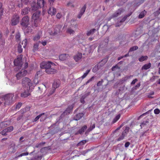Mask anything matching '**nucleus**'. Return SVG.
<instances>
[{"mask_svg":"<svg viewBox=\"0 0 160 160\" xmlns=\"http://www.w3.org/2000/svg\"><path fill=\"white\" fill-rule=\"evenodd\" d=\"M29 23V18L28 16L23 17L20 22V25L22 28L26 33H28L32 32V29L31 27H28Z\"/></svg>","mask_w":160,"mask_h":160,"instance_id":"f257e3e1","label":"nucleus"},{"mask_svg":"<svg viewBox=\"0 0 160 160\" xmlns=\"http://www.w3.org/2000/svg\"><path fill=\"white\" fill-rule=\"evenodd\" d=\"M40 12L37 11L35 12L32 16V19L33 20L34 26L37 27L38 24L40 23L41 18L40 17Z\"/></svg>","mask_w":160,"mask_h":160,"instance_id":"f03ea898","label":"nucleus"},{"mask_svg":"<svg viewBox=\"0 0 160 160\" xmlns=\"http://www.w3.org/2000/svg\"><path fill=\"white\" fill-rule=\"evenodd\" d=\"M19 94V93H16L15 95V97L14 99L15 100L18 99ZM14 94L12 93H9L3 96L2 98L4 100H12L13 99Z\"/></svg>","mask_w":160,"mask_h":160,"instance_id":"7ed1b4c3","label":"nucleus"},{"mask_svg":"<svg viewBox=\"0 0 160 160\" xmlns=\"http://www.w3.org/2000/svg\"><path fill=\"white\" fill-rule=\"evenodd\" d=\"M37 4L38 5V7L33 6L32 7V10L33 11H36L39 8H42L43 10H46L45 7V5L46 2L44 0H37Z\"/></svg>","mask_w":160,"mask_h":160,"instance_id":"20e7f679","label":"nucleus"},{"mask_svg":"<svg viewBox=\"0 0 160 160\" xmlns=\"http://www.w3.org/2000/svg\"><path fill=\"white\" fill-rule=\"evenodd\" d=\"M22 85L23 87H29L30 88L32 85V83L31 82V80L28 78L24 77L22 79Z\"/></svg>","mask_w":160,"mask_h":160,"instance_id":"39448f33","label":"nucleus"},{"mask_svg":"<svg viewBox=\"0 0 160 160\" xmlns=\"http://www.w3.org/2000/svg\"><path fill=\"white\" fill-rule=\"evenodd\" d=\"M22 54L17 56V58L14 60V63L15 65L18 66L19 68H21L22 67Z\"/></svg>","mask_w":160,"mask_h":160,"instance_id":"423d86ee","label":"nucleus"},{"mask_svg":"<svg viewBox=\"0 0 160 160\" xmlns=\"http://www.w3.org/2000/svg\"><path fill=\"white\" fill-rule=\"evenodd\" d=\"M54 64L50 62H43L40 64V67L42 68L45 69V70L50 68L51 66L54 65Z\"/></svg>","mask_w":160,"mask_h":160,"instance_id":"0eeeda50","label":"nucleus"},{"mask_svg":"<svg viewBox=\"0 0 160 160\" xmlns=\"http://www.w3.org/2000/svg\"><path fill=\"white\" fill-rule=\"evenodd\" d=\"M19 17L18 15L16 14L13 15L11 20V24L12 26H15L18 24L19 22Z\"/></svg>","mask_w":160,"mask_h":160,"instance_id":"6e6552de","label":"nucleus"},{"mask_svg":"<svg viewBox=\"0 0 160 160\" xmlns=\"http://www.w3.org/2000/svg\"><path fill=\"white\" fill-rule=\"evenodd\" d=\"M62 29V25H56L54 28L53 32H51V34L54 35L59 33Z\"/></svg>","mask_w":160,"mask_h":160,"instance_id":"1a4fd4ad","label":"nucleus"},{"mask_svg":"<svg viewBox=\"0 0 160 160\" xmlns=\"http://www.w3.org/2000/svg\"><path fill=\"white\" fill-rule=\"evenodd\" d=\"M27 44V40L26 39H25L23 40L22 45L19 44L18 47V51L19 53L22 52V47L25 48L26 47Z\"/></svg>","mask_w":160,"mask_h":160,"instance_id":"9d476101","label":"nucleus"},{"mask_svg":"<svg viewBox=\"0 0 160 160\" xmlns=\"http://www.w3.org/2000/svg\"><path fill=\"white\" fill-rule=\"evenodd\" d=\"M60 84V81L54 82L52 84V89L50 91V95L52 94L55 92L56 88H58Z\"/></svg>","mask_w":160,"mask_h":160,"instance_id":"9b49d317","label":"nucleus"},{"mask_svg":"<svg viewBox=\"0 0 160 160\" xmlns=\"http://www.w3.org/2000/svg\"><path fill=\"white\" fill-rule=\"evenodd\" d=\"M125 11L124 9L120 8L118 9L116 12H115L111 16V18H116L121 15Z\"/></svg>","mask_w":160,"mask_h":160,"instance_id":"f8f14e48","label":"nucleus"},{"mask_svg":"<svg viewBox=\"0 0 160 160\" xmlns=\"http://www.w3.org/2000/svg\"><path fill=\"white\" fill-rule=\"evenodd\" d=\"M27 71L26 70H22L16 75V77L18 80L20 79L23 76H26L27 74Z\"/></svg>","mask_w":160,"mask_h":160,"instance_id":"ddd939ff","label":"nucleus"},{"mask_svg":"<svg viewBox=\"0 0 160 160\" xmlns=\"http://www.w3.org/2000/svg\"><path fill=\"white\" fill-rule=\"evenodd\" d=\"M87 127L86 125H84L78 131L75 133V135H78L79 134L82 135L83 134V132L85 130H86Z\"/></svg>","mask_w":160,"mask_h":160,"instance_id":"4468645a","label":"nucleus"},{"mask_svg":"<svg viewBox=\"0 0 160 160\" xmlns=\"http://www.w3.org/2000/svg\"><path fill=\"white\" fill-rule=\"evenodd\" d=\"M82 58V54L78 52L74 56V59L76 62H78Z\"/></svg>","mask_w":160,"mask_h":160,"instance_id":"2eb2a0df","label":"nucleus"},{"mask_svg":"<svg viewBox=\"0 0 160 160\" xmlns=\"http://www.w3.org/2000/svg\"><path fill=\"white\" fill-rule=\"evenodd\" d=\"M57 11L56 9L53 7L49 8L48 10V13L52 16L55 15Z\"/></svg>","mask_w":160,"mask_h":160,"instance_id":"dca6fc26","label":"nucleus"},{"mask_svg":"<svg viewBox=\"0 0 160 160\" xmlns=\"http://www.w3.org/2000/svg\"><path fill=\"white\" fill-rule=\"evenodd\" d=\"M132 14V13L131 12L130 13L126 15L123 18H122V20L118 23L116 25V27H119L121 24H122V23L124 22L126 19L127 18V17L130 16Z\"/></svg>","mask_w":160,"mask_h":160,"instance_id":"f3484780","label":"nucleus"},{"mask_svg":"<svg viewBox=\"0 0 160 160\" xmlns=\"http://www.w3.org/2000/svg\"><path fill=\"white\" fill-rule=\"evenodd\" d=\"M57 71V70L51 68L45 70V72L48 74H54Z\"/></svg>","mask_w":160,"mask_h":160,"instance_id":"a211bd4d","label":"nucleus"},{"mask_svg":"<svg viewBox=\"0 0 160 160\" xmlns=\"http://www.w3.org/2000/svg\"><path fill=\"white\" fill-rule=\"evenodd\" d=\"M74 104H72L71 105H69L68 107L66 109V110L64 111V113L67 114L69 113L72 111V109L74 107Z\"/></svg>","mask_w":160,"mask_h":160,"instance_id":"6ab92c4d","label":"nucleus"},{"mask_svg":"<svg viewBox=\"0 0 160 160\" xmlns=\"http://www.w3.org/2000/svg\"><path fill=\"white\" fill-rule=\"evenodd\" d=\"M68 56L69 55L68 54H61L59 56V59L61 61H64L65 60Z\"/></svg>","mask_w":160,"mask_h":160,"instance_id":"aec40b11","label":"nucleus"},{"mask_svg":"<svg viewBox=\"0 0 160 160\" xmlns=\"http://www.w3.org/2000/svg\"><path fill=\"white\" fill-rule=\"evenodd\" d=\"M30 10L29 8H25L22 10L21 13L22 15H25L28 13Z\"/></svg>","mask_w":160,"mask_h":160,"instance_id":"412c9836","label":"nucleus"},{"mask_svg":"<svg viewBox=\"0 0 160 160\" xmlns=\"http://www.w3.org/2000/svg\"><path fill=\"white\" fill-rule=\"evenodd\" d=\"M83 116V114L82 113H79L76 115L74 117V120L78 121Z\"/></svg>","mask_w":160,"mask_h":160,"instance_id":"4be33fe9","label":"nucleus"},{"mask_svg":"<svg viewBox=\"0 0 160 160\" xmlns=\"http://www.w3.org/2000/svg\"><path fill=\"white\" fill-rule=\"evenodd\" d=\"M30 95V94L28 91H25L24 92L21 94V97L23 98H25L27 97Z\"/></svg>","mask_w":160,"mask_h":160,"instance_id":"5701e85b","label":"nucleus"},{"mask_svg":"<svg viewBox=\"0 0 160 160\" xmlns=\"http://www.w3.org/2000/svg\"><path fill=\"white\" fill-rule=\"evenodd\" d=\"M151 66V64L150 63L144 65L142 68V70H147L150 68Z\"/></svg>","mask_w":160,"mask_h":160,"instance_id":"b1692460","label":"nucleus"},{"mask_svg":"<svg viewBox=\"0 0 160 160\" xmlns=\"http://www.w3.org/2000/svg\"><path fill=\"white\" fill-rule=\"evenodd\" d=\"M146 13L147 12L145 10H144L140 13L138 17V18L140 19L144 17Z\"/></svg>","mask_w":160,"mask_h":160,"instance_id":"393cba45","label":"nucleus"},{"mask_svg":"<svg viewBox=\"0 0 160 160\" xmlns=\"http://www.w3.org/2000/svg\"><path fill=\"white\" fill-rule=\"evenodd\" d=\"M96 31V29L94 28L88 31H87L86 33L87 35L88 36H89L90 35L93 34Z\"/></svg>","mask_w":160,"mask_h":160,"instance_id":"a878e982","label":"nucleus"},{"mask_svg":"<svg viewBox=\"0 0 160 160\" xmlns=\"http://www.w3.org/2000/svg\"><path fill=\"white\" fill-rule=\"evenodd\" d=\"M8 124L6 122H3L0 123V131L1 129L7 126Z\"/></svg>","mask_w":160,"mask_h":160,"instance_id":"bb28decb","label":"nucleus"},{"mask_svg":"<svg viewBox=\"0 0 160 160\" xmlns=\"http://www.w3.org/2000/svg\"><path fill=\"white\" fill-rule=\"evenodd\" d=\"M121 115L120 114H118L113 119L112 122V123L113 124L116 122L120 118Z\"/></svg>","mask_w":160,"mask_h":160,"instance_id":"cd10ccee","label":"nucleus"},{"mask_svg":"<svg viewBox=\"0 0 160 160\" xmlns=\"http://www.w3.org/2000/svg\"><path fill=\"white\" fill-rule=\"evenodd\" d=\"M40 33H38L34 37L33 40L34 41H37L40 39L41 37V35H40Z\"/></svg>","mask_w":160,"mask_h":160,"instance_id":"c85d7f7f","label":"nucleus"},{"mask_svg":"<svg viewBox=\"0 0 160 160\" xmlns=\"http://www.w3.org/2000/svg\"><path fill=\"white\" fill-rule=\"evenodd\" d=\"M148 58L147 56H142L141 58H139V60L140 62H142L145 60H147Z\"/></svg>","mask_w":160,"mask_h":160,"instance_id":"c756f323","label":"nucleus"},{"mask_svg":"<svg viewBox=\"0 0 160 160\" xmlns=\"http://www.w3.org/2000/svg\"><path fill=\"white\" fill-rule=\"evenodd\" d=\"M67 32L68 33L70 34H73L75 32L73 29H72V28H68Z\"/></svg>","mask_w":160,"mask_h":160,"instance_id":"7c9ffc66","label":"nucleus"},{"mask_svg":"<svg viewBox=\"0 0 160 160\" xmlns=\"http://www.w3.org/2000/svg\"><path fill=\"white\" fill-rule=\"evenodd\" d=\"M11 147L9 148V149L12 150L11 151L12 152H14L16 150L15 148V145L14 144H12L11 145Z\"/></svg>","mask_w":160,"mask_h":160,"instance_id":"2f4dec72","label":"nucleus"},{"mask_svg":"<svg viewBox=\"0 0 160 160\" xmlns=\"http://www.w3.org/2000/svg\"><path fill=\"white\" fill-rule=\"evenodd\" d=\"M22 4H18V6L19 7H22V3H24L25 4H27L28 2V0H21Z\"/></svg>","mask_w":160,"mask_h":160,"instance_id":"473e14b6","label":"nucleus"},{"mask_svg":"<svg viewBox=\"0 0 160 160\" xmlns=\"http://www.w3.org/2000/svg\"><path fill=\"white\" fill-rule=\"evenodd\" d=\"M44 114V113H42L41 114L38 115L35 118L32 122H34L37 121L39 119V118L42 116Z\"/></svg>","mask_w":160,"mask_h":160,"instance_id":"72a5a7b5","label":"nucleus"},{"mask_svg":"<svg viewBox=\"0 0 160 160\" xmlns=\"http://www.w3.org/2000/svg\"><path fill=\"white\" fill-rule=\"evenodd\" d=\"M13 130V127L12 126H10L7 128H5V130L7 132H10Z\"/></svg>","mask_w":160,"mask_h":160,"instance_id":"f704fd0d","label":"nucleus"},{"mask_svg":"<svg viewBox=\"0 0 160 160\" xmlns=\"http://www.w3.org/2000/svg\"><path fill=\"white\" fill-rule=\"evenodd\" d=\"M90 71V70H87L86 71V72L85 73H84L83 75L82 76L81 78L82 79L85 78L86 77V76L88 75V73Z\"/></svg>","mask_w":160,"mask_h":160,"instance_id":"c9c22d12","label":"nucleus"},{"mask_svg":"<svg viewBox=\"0 0 160 160\" xmlns=\"http://www.w3.org/2000/svg\"><path fill=\"white\" fill-rule=\"evenodd\" d=\"M138 47L137 46H135L131 48L129 50V52H131L137 49Z\"/></svg>","mask_w":160,"mask_h":160,"instance_id":"e433bc0d","label":"nucleus"},{"mask_svg":"<svg viewBox=\"0 0 160 160\" xmlns=\"http://www.w3.org/2000/svg\"><path fill=\"white\" fill-rule=\"evenodd\" d=\"M42 158L41 155L35 157L31 160H40Z\"/></svg>","mask_w":160,"mask_h":160,"instance_id":"4c0bfd02","label":"nucleus"},{"mask_svg":"<svg viewBox=\"0 0 160 160\" xmlns=\"http://www.w3.org/2000/svg\"><path fill=\"white\" fill-rule=\"evenodd\" d=\"M148 123V122L147 121H144L142 123H141L140 126L141 128L146 125L147 123Z\"/></svg>","mask_w":160,"mask_h":160,"instance_id":"58836bf2","label":"nucleus"},{"mask_svg":"<svg viewBox=\"0 0 160 160\" xmlns=\"http://www.w3.org/2000/svg\"><path fill=\"white\" fill-rule=\"evenodd\" d=\"M15 39L17 41H19L20 39V35L19 33H18L15 35Z\"/></svg>","mask_w":160,"mask_h":160,"instance_id":"ea45409f","label":"nucleus"},{"mask_svg":"<svg viewBox=\"0 0 160 160\" xmlns=\"http://www.w3.org/2000/svg\"><path fill=\"white\" fill-rule=\"evenodd\" d=\"M86 7L85 5L81 9L80 12L81 13L83 14L84 12L85 11L86 9Z\"/></svg>","mask_w":160,"mask_h":160,"instance_id":"a19ab883","label":"nucleus"},{"mask_svg":"<svg viewBox=\"0 0 160 160\" xmlns=\"http://www.w3.org/2000/svg\"><path fill=\"white\" fill-rule=\"evenodd\" d=\"M125 135V134H124V132H122V135L118 138V141H120L122 140L124 138Z\"/></svg>","mask_w":160,"mask_h":160,"instance_id":"79ce46f5","label":"nucleus"},{"mask_svg":"<svg viewBox=\"0 0 160 160\" xmlns=\"http://www.w3.org/2000/svg\"><path fill=\"white\" fill-rule=\"evenodd\" d=\"M86 142V140H82L79 142L77 145V146H82Z\"/></svg>","mask_w":160,"mask_h":160,"instance_id":"37998d69","label":"nucleus"},{"mask_svg":"<svg viewBox=\"0 0 160 160\" xmlns=\"http://www.w3.org/2000/svg\"><path fill=\"white\" fill-rule=\"evenodd\" d=\"M108 59L107 58H104L100 62V63H101V64L102 65L104 64L105 63H106L107 61H108Z\"/></svg>","mask_w":160,"mask_h":160,"instance_id":"c03bdc74","label":"nucleus"},{"mask_svg":"<svg viewBox=\"0 0 160 160\" xmlns=\"http://www.w3.org/2000/svg\"><path fill=\"white\" fill-rule=\"evenodd\" d=\"M38 43H36L34 44L33 48V51L35 52V51L37 50L38 49Z\"/></svg>","mask_w":160,"mask_h":160,"instance_id":"a18cd8bd","label":"nucleus"},{"mask_svg":"<svg viewBox=\"0 0 160 160\" xmlns=\"http://www.w3.org/2000/svg\"><path fill=\"white\" fill-rule=\"evenodd\" d=\"M28 152L23 153H21L19 155H18L17 157V158H18L20 157H22V156H27V155H28Z\"/></svg>","mask_w":160,"mask_h":160,"instance_id":"49530a36","label":"nucleus"},{"mask_svg":"<svg viewBox=\"0 0 160 160\" xmlns=\"http://www.w3.org/2000/svg\"><path fill=\"white\" fill-rule=\"evenodd\" d=\"M67 6L71 8H73L74 7V4L73 3L69 2L67 4Z\"/></svg>","mask_w":160,"mask_h":160,"instance_id":"de8ad7c7","label":"nucleus"},{"mask_svg":"<svg viewBox=\"0 0 160 160\" xmlns=\"http://www.w3.org/2000/svg\"><path fill=\"white\" fill-rule=\"evenodd\" d=\"M90 150L88 149L84 151H82L81 152V154L85 156V154L86 153H87Z\"/></svg>","mask_w":160,"mask_h":160,"instance_id":"09e8293b","label":"nucleus"},{"mask_svg":"<svg viewBox=\"0 0 160 160\" xmlns=\"http://www.w3.org/2000/svg\"><path fill=\"white\" fill-rule=\"evenodd\" d=\"M104 81L102 79L101 81H99L97 82V86L98 87L101 86L102 85V83Z\"/></svg>","mask_w":160,"mask_h":160,"instance_id":"8fccbe9b","label":"nucleus"},{"mask_svg":"<svg viewBox=\"0 0 160 160\" xmlns=\"http://www.w3.org/2000/svg\"><path fill=\"white\" fill-rule=\"evenodd\" d=\"M129 129V128L128 127H126L124 130L122 132H124V134L126 135V134L128 132Z\"/></svg>","mask_w":160,"mask_h":160,"instance_id":"3c124183","label":"nucleus"},{"mask_svg":"<svg viewBox=\"0 0 160 160\" xmlns=\"http://www.w3.org/2000/svg\"><path fill=\"white\" fill-rule=\"evenodd\" d=\"M95 124H93L92 125H91L90 127L88 128L89 131H92L95 128Z\"/></svg>","mask_w":160,"mask_h":160,"instance_id":"603ef678","label":"nucleus"},{"mask_svg":"<svg viewBox=\"0 0 160 160\" xmlns=\"http://www.w3.org/2000/svg\"><path fill=\"white\" fill-rule=\"evenodd\" d=\"M120 68L118 66V65H116L115 66L112 67V71H113L115 70V68L119 69Z\"/></svg>","mask_w":160,"mask_h":160,"instance_id":"864d4df0","label":"nucleus"},{"mask_svg":"<svg viewBox=\"0 0 160 160\" xmlns=\"http://www.w3.org/2000/svg\"><path fill=\"white\" fill-rule=\"evenodd\" d=\"M154 113L156 114H158L160 112V110L158 108L155 109L154 111Z\"/></svg>","mask_w":160,"mask_h":160,"instance_id":"5fc2aeb1","label":"nucleus"},{"mask_svg":"<svg viewBox=\"0 0 160 160\" xmlns=\"http://www.w3.org/2000/svg\"><path fill=\"white\" fill-rule=\"evenodd\" d=\"M2 3L0 2V15H2L3 12V9L2 7Z\"/></svg>","mask_w":160,"mask_h":160,"instance_id":"6e6d98bb","label":"nucleus"},{"mask_svg":"<svg viewBox=\"0 0 160 160\" xmlns=\"http://www.w3.org/2000/svg\"><path fill=\"white\" fill-rule=\"evenodd\" d=\"M62 16V15L61 13H58L56 15L57 18L58 19L61 18Z\"/></svg>","mask_w":160,"mask_h":160,"instance_id":"4d7b16f0","label":"nucleus"},{"mask_svg":"<svg viewBox=\"0 0 160 160\" xmlns=\"http://www.w3.org/2000/svg\"><path fill=\"white\" fill-rule=\"evenodd\" d=\"M136 101H132L128 105V107H131L132 105H134L135 103H136Z\"/></svg>","mask_w":160,"mask_h":160,"instance_id":"13d9d810","label":"nucleus"},{"mask_svg":"<svg viewBox=\"0 0 160 160\" xmlns=\"http://www.w3.org/2000/svg\"><path fill=\"white\" fill-rule=\"evenodd\" d=\"M7 133V132L6 131V130H5V129H4L0 132L1 134L3 135H7L6 133Z\"/></svg>","mask_w":160,"mask_h":160,"instance_id":"bf43d9fd","label":"nucleus"},{"mask_svg":"<svg viewBox=\"0 0 160 160\" xmlns=\"http://www.w3.org/2000/svg\"><path fill=\"white\" fill-rule=\"evenodd\" d=\"M90 92H88L84 94V95L82 96V98H83V99H84L85 98L89 96L90 94Z\"/></svg>","mask_w":160,"mask_h":160,"instance_id":"052dcab7","label":"nucleus"},{"mask_svg":"<svg viewBox=\"0 0 160 160\" xmlns=\"http://www.w3.org/2000/svg\"><path fill=\"white\" fill-rule=\"evenodd\" d=\"M22 105V104L21 102H19L16 106V109H19L21 107Z\"/></svg>","mask_w":160,"mask_h":160,"instance_id":"680f3d73","label":"nucleus"},{"mask_svg":"<svg viewBox=\"0 0 160 160\" xmlns=\"http://www.w3.org/2000/svg\"><path fill=\"white\" fill-rule=\"evenodd\" d=\"M28 63L27 62H26L24 63V65H22V67L21 66V67H22V68H24L25 69L28 67Z\"/></svg>","mask_w":160,"mask_h":160,"instance_id":"e2e57ef3","label":"nucleus"},{"mask_svg":"<svg viewBox=\"0 0 160 160\" xmlns=\"http://www.w3.org/2000/svg\"><path fill=\"white\" fill-rule=\"evenodd\" d=\"M138 81V80L137 79V78H136L134 79L132 81V82H131V84L132 85H134L135 84V83L137 82Z\"/></svg>","mask_w":160,"mask_h":160,"instance_id":"0e129e2a","label":"nucleus"},{"mask_svg":"<svg viewBox=\"0 0 160 160\" xmlns=\"http://www.w3.org/2000/svg\"><path fill=\"white\" fill-rule=\"evenodd\" d=\"M130 144L129 142H127L125 144V147L126 148H128Z\"/></svg>","mask_w":160,"mask_h":160,"instance_id":"69168bd1","label":"nucleus"},{"mask_svg":"<svg viewBox=\"0 0 160 160\" xmlns=\"http://www.w3.org/2000/svg\"><path fill=\"white\" fill-rule=\"evenodd\" d=\"M41 74L42 73L40 71L38 72L35 75V77H38L39 75H41Z\"/></svg>","mask_w":160,"mask_h":160,"instance_id":"338daca9","label":"nucleus"},{"mask_svg":"<svg viewBox=\"0 0 160 160\" xmlns=\"http://www.w3.org/2000/svg\"><path fill=\"white\" fill-rule=\"evenodd\" d=\"M83 14L79 12V13L78 15V18H80Z\"/></svg>","mask_w":160,"mask_h":160,"instance_id":"774afa93","label":"nucleus"}]
</instances>
